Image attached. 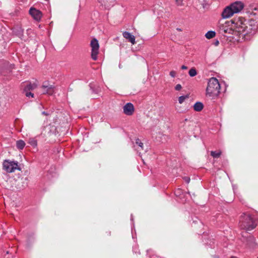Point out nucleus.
I'll list each match as a JSON object with an SVG mask.
<instances>
[{"instance_id": "nucleus-19", "label": "nucleus", "mask_w": 258, "mask_h": 258, "mask_svg": "<svg viewBox=\"0 0 258 258\" xmlns=\"http://www.w3.org/2000/svg\"><path fill=\"white\" fill-rule=\"evenodd\" d=\"M25 146V143L23 140H19L17 141L16 146L18 149L22 150L24 148Z\"/></svg>"}, {"instance_id": "nucleus-27", "label": "nucleus", "mask_w": 258, "mask_h": 258, "mask_svg": "<svg viewBox=\"0 0 258 258\" xmlns=\"http://www.w3.org/2000/svg\"><path fill=\"white\" fill-rule=\"evenodd\" d=\"M181 88H182V87H181V85H180V84H177L175 87V89L177 91L180 90L181 89Z\"/></svg>"}, {"instance_id": "nucleus-21", "label": "nucleus", "mask_w": 258, "mask_h": 258, "mask_svg": "<svg viewBox=\"0 0 258 258\" xmlns=\"http://www.w3.org/2000/svg\"><path fill=\"white\" fill-rule=\"evenodd\" d=\"M189 75L191 77H195L197 75V72L195 68L190 69L188 72Z\"/></svg>"}, {"instance_id": "nucleus-18", "label": "nucleus", "mask_w": 258, "mask_h": 258, "mask_svg": "<svg viewBox=\"0 0 258 258\" xmlns=\"http://www.w3.org/2000/svg\"><path fill=\"white\" fill-rule=\"evenodd\" d=\"M203 107V104L201 102H196L194 106V109L196 111H201Z\"/></svg>"}, {"instance_id": "nucleus-10", "label": "nucleus", "mask_w": 258, "mask_h": 258, "mask_svg": "<svg viewBox=\"0 0 258 258\" xmlns=\"http://www.w3.org/2000/svg\"><path fill=\"white\" fill-rule=\"evenodd\" d=\"M234 13L239 12L243 8V4L240 2H236L230 6Z\"/></svg>"}, {"instance_id": "nucleus-28", "label": "nucleus", "mask_w": 258, "mask_h": 258, "mask_svg": "<svg viewBox=\"0 0 258 258\" xmlns=\"http://www.w3.org/2000/svg\"><path fill=\"white\" fill-rule=\"evenodd\" d=\"M176 73L175 71H171L170 72V75L173 77V78H174L176 76Z\"/></svg>"}, {"instance_id": "nucleus-33", "label": "nucleus", "mask_w": 258, "mask_h": 258, "mask_svg": "<svg viewBox=\"0 0 258 258\" xmlns=\"http://www.w3.org/2000/svg\"><path fill=\"white\" fill-rule=\"evenodd\" d=\"M42 114H45V115H48V114H47L46 112H45V111H43V112H42Z\"/></svg>"}, {"instance_id": "nucleus-1", "label": "nucleus", "mask_w": 258, "mask_h": 258, "mask_svg": "<svg viewBox=\"0 0 258 258\" xmlns=\"http://www.w3.org/2000/svg\"><path fill=\"white\" fill-rule=\"evenodd\" d=\"M256 225V221L250 215L243 213L241 215L239 220V226L242 229L250 231L254 229Z\"/></svg>"}, {"instance_id": "nucleus-23", "label": "nucleus", "mask_w": 258, "mask_h": 258, "mask_svg": "<svg viewBox=\"0 0 258 258\" xmlns=\"http://www.w3.org/2000/svg\"><path fill=\"white\" fill-rule=\"evenodd\" d=\"M221 154V152H219L217 153L215 151L211 152V155L214 158H219Z\"/></svg>"}, {"instance_id": "nucleus-29", "label": "nucleus", "mask_w": 258, "mask_h": 258, "mask_svg": "<svg viewBox=\"0 0 258 258\" xmlns=\"http://www.w3.org/2000/svg\"><path fill=\"white\" fill-rule=\"evenodd\" d=\"M176 4L179 6L182 5V0H176Z\"/></svg>"}, {"instance_id": "nucleus-25", "label": "nucleus", "mask_w": 258, "mask_h": 258, "mask_svg": "<svg viewBox=\"0 0 258 258\" xmlns=\"http://www.w3.org/2000/svg\"><path fill=\"white\" fill-rule=\"evenodd\" d=\"M187 96H180L178 98V101L180 104H182L185 100L186 98H187Z\"/></svg>"}, {"instance_id": "nucleus-4", "label": "nucleus", "mask_w": 258, "mask_h": 258, "mask_svg": "<svg viewBox=\"0 0 258 258\" xmlns=\"http://www.w3.org/2000/svg\"><path fill=\"white\" fill-rule=\"evenodd\" d=\"M248 19H245L244 17H239L235 18L231 20V24L234 25V29H236L235 34L240 35V33L243 29V27H245L246 24H248Z\"/></svg>"}, {"instance_id": "nucleus-16", "label": "nucleus", "mask_w": 258, "mask_h": 258, "mask_svg": "<svg viewBox=\"0 0 258 258\" xmlns=\"http://www.w3.org/2000/svg\"><path fill=\"white\" fill-rule=\"evenodd\" d=\"M231 26L229 27H227V30H226V34H232L235 36H237L239 37V34H235V32H236V29L234 28V25L231 24Z\"/></svg>"}, {"instance_id": "nucleus-8", "label": "nucleus", "mask_w": 258, "mask_h": 258, "mask_svg": "<svg viewBox=\"0 0 258 258\" xmlns=\"http://www.w3.org/2000/svg\"><path fill=\"white\" fill-rule=\"evenodd\" d=\"M248 14V19L250 21H254L256 24H257L258 22V9L254 8L251 11H249L247 12Z\"/></svg>"}, {"instance_id": "nucleus-6", "label": "nucleus", "mask_w": 258, "mask_h": 258, "mask_svg": "<svg viewBox=\"0 0 258 258\" xmlns=\"http://www.w3.org/2000/svg\"><path fill=\"white\" fill-rule=\"evenodd\" d=\"M91 47V57L96 60L97 59V55L99 52V45L98 40L96 38H93L90 43Z\"/></svg>"}, {"instance_id": "nucleus-3", "label": "nucleus", "mask_w": 258, "mask_h": 258, "mask_svg": "<svg viewBox=\"0 0 258 258\" xmlns=\"http://www.w3.org/2000/svg\"><path fill=\"white\" fill-rule=\"evenodd\" d=\"M248 24H246L245 27H243L241 32L240 33L239 38H235L234 36H233V38H234L238 42H240L243 40L245 39V37L248 34H254L257 29V24L254 21H250L248 20Z\"/></svg>"}, {"instance_id": "nucleus-5", "label": "nucleus", "mask_w": 258, "mask_h": 258, "mask_svg": "<svg viewBox=\"0 0 258 258\" xmlns=\"http://www.w3.org/2000/svg\"><path fill=\"white\" fill-rule=\"evenodd\" d=\"M3 169L7 172L11 173L14 172L16 169L20 170V168L18 167V162L11 161L8 160H4L3 163Z\"/></svg>"}, {"instance_id": "nucleus-14", "label": "nucleus", "mask_w": 258, "mask_h": 258, "mask_svg": "<svg viewBox=\"0 0 258 258\" xmlns=\"http://www.w3.org/2000/svg\"><path fill=\"white\" fill-rule=\"evenodd\" d=\"M231 22L230 21H226L225 22V24H220L219 26V29L221 33H222L223 35L226 34V30H227V27H229L231 26Z\"/></svg>"}, {"instance_id": "nucleus-13", "label": "nucleus", "mask_w": 258, "mask_h": 258, "mask_svg": "<svg viewBox=\"0 0 258 258\" xmlns=\"http://www.w3.org/2000/svg\"><path fill=\"white\" fill-rule=\"evenodd\" d=\"M234 12L231 9V7H227L223 11L222 13V16L223 18H228L231 17L233 14Z\"/></svg>"}, {"instance_id": "nucleus-30", "label": "nucleus", "mask_w": 258, "mask_h": 258, "mask_svg": "<svg viewBox=\"0 0 258 258\" xmlns=\"http://www.w3.org/2000/svg\"><path fill=\"white\" fill-rule=\"evenodd\" d=\"M181 68L182 70H186V69H187V67L186 66H184V65L182 66Z\"/></svg>"}, {"instance_id": "nucleus-7", "label": "nucleus", "mask_w": 258, "mask_h": 258, "mask_svg": "<svg viewBox=\"0 0 258 258\" xmlns=\"http://www.w3.org/2000/svg\"><path fill=\"white\" fill-rule=\"evenodd\" d=\"M123 113L128 116L132 115L135 112V107L131 103H126L123 107Z\"/></svg>"}, {"instance_id": "nucleus-20", "label": "nucleus", "mask_w": 258, "mask_h": 258, "mask_svg": "<svg viewBox=\"0 0 258 258\" xmlns=\"http://www.w3.org/2000/svg\"><path fill=\"white\" fill-rule=\"evenodd\" d=\"M216 33L214 31H209L205 35L207 39H211L215 36Z\"/></svg>"}, {"instance_id": "nucleus-17", "label": "nucleus", "mask_w": 258, "mask_h": 258, "mask_svg": "<svg viewBox=\"0 0 258 258\" xmlns=\"http://www.w3.org/2000/svg\"><path fill=\"white\" fill-rule=\"evenodd\" d=\"M37 87V85L36 83L31 84L30 83L27 84L24 89V91H31L36 89Z\"/></svg>"}, {"instance_id": "nucleus-2", "label": "nucleus", "mask_w": 258, "mask_h": 258, "mask_svg": "<svg viewBox=\"0 0 258 258\" xmlns=\"http://www.w3.org/2000/svg\"><path fill=\"white\" fill-rule=\"evenodd\" d=\"M220 88L218 80L215 78H210L206 89L207 96L212 98L217 97L220 92Z\"/></svg>"}, {"instance_id": "nucleus-26", "label": "nucleus", "mask_w": 258, "mask_h": 258, "mask_svg": "<svg viewBox=\"0 0 258 258\" xmlns=\"http://www.w3.org/2000/svg\"><path fill=\"white\" fill-rule=\"evenodd\" d=\"M136 144L140 147L142 150L143 149V143L141 142L139 139L136 140Z\"/></svg>"}, {"instance_id": "nucleus-12", "label": "nucleus", "mask_w": 258, "mask_h": 258, "mask_svg": "<svg viewBox=\"0 0 258 258\" xmlns=\"http://www.w3.org/2000/svg\"><path fill=\"white\" fill-rule=\"evenodd\" d=\"M42 89H43V94H47L49 95H51L54 93V88L52 85H43Z\"/></svg>"}, {"instance_id": "nucleus-31", "label": "nucleus", "mask_w": 258, "mask_h": 258, "mask_svg": "<svg viewBox=\"0 0 258 258\" xmlns=\"http://www.w3.org/2000/svg\"><path fill=\"white\" fill-rule=\"evenodd\" d=\"M185 180L187 183L190 181V178L189 177H185Z\"/></svg>"}, {"instance_id": "nucleus-35", "label": "nucleus", "mask_w": 258, "mask_h": 258, "mask_svg": "<svg viewBox=\"0 0 258 258\" xmlns=\"http://www.w3.org/2000/svg\"><path fill=\"white\" fill-rule=\"evenodd\" d=\"M257 258H258V257Z\"/></svg>"}, {"instance_id": "nucleus-22", "label": "nucleus", "mask_w": 258, "mask_h": 258, "mask_svg": "<svg viewBox=\"0 0 258 258\" xmlns=\"http://www.w3.org/2000/svg\"><path fill=\"white\" fill-rule=\"evenodd\" d=\"M29 143L33 147H36L37 145V142L34 138H30L29 140Z\"/></svg>"}, {"instance_id": "nucleus-9", "label": "nucleus", "mask_w": 258, "mask_h": 258, "mask_svg": "<svg viewBox=\"0 0 258 258\" xmlns=\"http://www.w3.org/2000/svg\"><path fill=\"white\" fill-rule=\"evenodd\" d=\"M29 13L33 19L37 21H39L41 18V12L35 8H31L29 10Z\"/></svg>"}, {"instance_id": "nucleus-15", "label": "nucleus", "mask_w": 258, "mask_h": 258, "mask_svg": "<svg viewBox=\"0 0 258 258\" xmlns=\"http://www.w3.org/2000/svg\"><path fill=\"white\" fill-rule=\"evenodd\" d=\"M123 36L126 39L128 40V41L132 44H135L136 43L135 36L132 35L130 33L128 32H124L123 33Z\"/></svg>"}, {"instance_id": "nucleus-24", "label": "nucleus", "mask_w": 258, "mask_h": 258, "mask_svg": "<svg viewBox=\"0 0 258 258\" xmlns=\"http://www.w3.org/2000/svg\"><path fill=\"white\" fill-rule=\"evenodd\" d=\"M24 93H25V95L26 97H34V94L33 93H32L30 91H24Z\"/></svg>"}, {"instance_id": "nucleus-34", "label": "nucleus", "mask_w": 258, "mask_h": 258, "mask_svg": "<svg viewBox=\"0 0 258 258\" xmlns=\"http://www.w3.org/2000/svg\"><path fill=\"white\" fill-rule=\"evenodd\" d=\"M231 258H235L234 257H231Z\"/></svg>"}, {"instance_id": "nucleus-11", "label": "nucleus", "mask_w": 258, "mask_h": 258, "mask_svg": "<svg viewBox=\"0 0 258 258\" xmlns=\"http://www.w3.org/2000/svg\"><path fill=\"white\" fill-rule=\"evenodd\" d=\"M55 130L56 128L53 125H51L50 124H49L43 127L42 134H44V135H49L51 133H53Z\"/></svg>"}, {"instance_id": "nucleus-32", "label": "nucleus", "mask_w": 258, "mask_h": 258, "mask_svg": "<svg viewBox=\"0 0 258 258\" xmlns=\"http://www.w3.org/2000/svg\"><path fill=\"white\" fill-rule=\"evenodd\" d=\"M219 41H217L216 42H215V45L217 46L218 44H219Z\"/></svg>"}]
</instances>
